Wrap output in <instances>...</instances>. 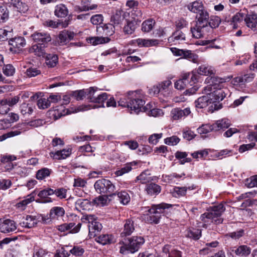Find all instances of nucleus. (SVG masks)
Listing matches in <instances>:
<instances>
[{"instance_id": "60", "label": "nucleus", "mask_w": 257, "mask_h": 257, "mask_svg": "<svg viewBox=\"0 0 257 257\" xmlns=\"http://www.w3.org/2000/svg\"><path fill=\"white\" fill-rule=\"evenodd\" d=\"M37 105L40 109L47 108L50 106V100L45 98L39 99L37 101Z\"/></svg>"}, {"instance_id": "49", "label": "nucleus", "mask_w": 257, "mask_h": 257, "mask_svg": "<svg viewBox=\"0 0 257 257\" xmlns=\"http://www.w3.org/2000/svg\"><path fill=\"white\" fill-rule=\"evenodd\" d=\"M123 20V18L121 16V14L120 11H116L115 14L111 17V24H113L114 27L120 24Z\"/></svg>"}, {"instance_id": "61", "label": "nucleus", "mask_w": 257, "mask_h": 257, "mask_svg": "<svg viewBox=\"0 0 257 257\" xmlns=\"http://www.w3.org/2000/svg\"><path fill=\"white\" fill-rule=\"evenodd\" d=\"M54 194L59 199H64L66 197L67 190L64 188H60L53 190Z\"/></svg>"}, {"instance_id": "33", "label": "nucleus", "mask_w": 257, "mask_h": 257, "mask_svg": "<svg viewBox=\"0 0 257 257\" xmlns=\"http://www.w3.org/2000/svg\"><path fill=\"white\" fill-rule=\"evenodd\" d=\"M65 214V210L63 207H54L50 211L49 216L52 219H54L56 217H62Z\"/></svg>"}, {"instance_id": "54", "label": "nucleus", "mask_w": 257, "mask_h": 257, "mask_svg": "<svg viewBox=\"0 0 257 257\" xmlns=\"http://www.w3.org/2000/svg\"><path fill=\"white\" fill-rule=\"evenodd\" d=\"M20 130H13L0 136V142H3L7 139L18 136L21 134Z\"/></svg>"}, {"instance_id": "22", "label": "nucleus", "mask_w": 257, "mask_h": 257, "mask_svg": "<svg viewBox=\"0 0 257 257\" xmlns=\"http://www.w3.org/2000/svg\"><path fill=\"white\" fill-rule=\"evenodd\" d=\"M213 125L214 127V131L217 132L220 130L224 131L231 125V122L228 119L224 118L216 121L213 124Z\"/></svg>"}, {"instance_id": "56", "label": "nucleus", "mask_w": 257, "mask_h": 257, "mask_svg": "<svg viewBox=\"0 0 257 257\" xmlns=\"http://www.w3.org/2000/svg\"><path fill=\"white\" fill-rule=\"evenodd\" d=\"M103 33L106 36H112L115 31V27L113 24H107L103 27Z\"/></svg>"}, {"instance_id": "37", "label": "nucleus", "mask_w": 257, "mask_h": 257, "mask_svg": "<svg viewBox=\"0 0 257 257\" xmlns=\"http://www.w3.org/2000/svg\"><path fill=\"white\" fill-rule=\"evenodd\" d=\"M182 58L188 59L193 63H197L198 59V55L189 50H184Z\"/></svg>"}, {"instance_id": "63", "label": "nucleus", "mask_w": 257, "mask_h": 257, "mask_svg": "<svg viewBox=\"0 0 257 257\" xmlns=\"http://www.w3.org/2000/svg\"><path fill=\"white\" fill-rule=\"evenodd\" d=\"M245 185L249 188L257 187V175H254L247 179Z\"/></svg>"}, {"instance_id": "48", "label": "nucleus", "mask_w": 257, "mask_h": 257, "mask_svg": "<svg viewBox=\"0 0 257 257\" xmlns=\"http://www.w3.org/2000/svg\"><path fill=\"white\" fill-rule=\"evenodd\" d=\"M197 71L200 75H209L213 74V70L211 67L205 64L199 66Z\"/></svg>"}, {"instance_id": "40", "label": "nucleus", "mask_w": 257, "mask_h": 257, "mask_svg": "<svg viewBox=\"0 0 257 257\" xmlns=\"http://www.w3.org/2000/svg\"><path fill=\"white\" fill-rule=\"evenodd\" d=\"M51 170L47 168H43L39 170L36 173V177L38 180H43L50 176Z\"/></svg>"}, {"instance_id": "16", "label": "nucleus", "mask_w": 257, "mask_h": 257, "mask_svg": "<svg viewBox=\"0 0 257 257\" xmlns=\"http://www.w3.org/2000/svg\"><path fill=\"white\" fill-rule=\"evenodd\" d=\"M38 222V220L36 216L27 215L26 217L23 218L20 224L23 227L30 228L34 227Z\"/></svg>"}, {"instance_id": "9", "label": "nucleus", "mask_w": 257, "mask_h": 257, "mask_svg": "<svg viewBox=\"0 0 257 257\" xmlns=\"http://www.w3.org/2000/svg\"><path fill=\"white\" fill-rule=\"evenodd\" d=\"M88 221L89 233L91 236H95L96 232L100 231L102 228L101 224L99 222L94 221L93 215H88L86 218Z\"/></svg>"}, {"instance_id": "57", "label": "nucleus", "mask_w": 257, "mask_h": 257, "mask_svg": "<svg viewBox=\"0 0 257 257\" xmlns=\"http://www.w3.org/2000/svg\"><path fill=\"white\" fill-rule=\"evenodd\" d=\"M20 110L23 115L31 114L33 112V107L26 103H23L21 104Z\"/></svg>"}, {"instance_id": "13", "label": "nucleus", "mask_w": 257, "mask_h": 257, "mask_svg": "<svg viewBox=\"0 0 257 257\" xmlns=\"http://www.w3.org/2000/svg\"><path fill=\"white\" fill-rule=\"evenodd\" d=\"M74 33L72 32L64 30L61 31L58 35L57 42L59 45H66L70 40L73 39Z\"/></svg>"}, {"instance_id": "6", "label": "nucleus", "mask_w": 257, "mask_h": 257, "mask_svg": "<svg viewBox=\"0 0 257 257\" xmlns=\"http://www.w3.org/2000/svg\"><path fill=\"white\" fill-rule=\"evenodd\" d=\"M128 241V244L120 247L119 252L121 253H134L137 251L145 242L144 238L141 236H133L129 239Z\"/></svg>"}, {"instance_id": "18", "label": "nucleus", "mask_w": 257, "mask_h": 257, "mask_svg": "<svg viewBox=\"0 0 257 257\" xmlns=\"http://www.w3.org/2000/svg\"><path fill=\"white\" fill-rule=\"evenodd\" d=\"M16 157L12 155L5 156L2 158L1 162L4 165V171H10L14 168L16 164H14L12 161L16 160Z\"/></svg>"}, {"instance_id": "11", "label": "nucleus", "mask_w": 257, "mask_h": 257, "mask_svg": "<svg viewBox=\"0 0 257 257\" xmlns=\"http://www.w3.org/2000/svg\"><path fill=\"white\" fill-rule=\"evenodd\" d=\"M108 94L106 93H102L101 94H97L95 99L92 102L96 103V104L89 105L85 106L84 110H88L91 108H96L99 107H105L104 104V101L107 99Z\"/></svg>"}, {"instance_id": "15", "label": "nucleus", "mask_w": 257, "mask_h": 257, "mask_svg": "<svg viewBox=\"0 0 257 257\" xmlns=\"http://www.w3.org/2000/svg\"><path fill=\"white\" fill-rule=\"evenodd\" d=\"M244 22L246 26L253 31L257 30V15L253 13H247Z\"/></svg>"}, {"instance_id": "19", "label": "nucleus", "mask_w": 257, "mask_h": 257, "mask_svg": "<svg viewBox=\"0 0 257 257\" xmlns=\"http://www.w3.org/2000/svg\"><path fill=\"white\" fill-rule=\"evenodd\" d=\"M253 75L245 74L235 77L231 81V83L234 85L240 86L244 84L245 83L250 82L253 79Z\"/></svg>"}, {"instance_id": "59", "label": "nucleus", "mask_w": 257, "mask_h": 257, "mask_svg": "<svg viewBox=\"0 0 257 257\" xmlns=\"http://www.w3.org/2000/svg\"><path fill=\"white\" fill-rule=\"evenodd\" d=\"M12 30H9L5 28L0 29V41L8 40L12 36Z\"/></svg>"}, {"instance_id": "36", "label": "nucleus", "mask_w": 257, "mask_h": 257, "mask_svg": "<svg viewBox=\"0 0 257 257\" xmlns=\"http://www.w3.org/2000/svg\"><path fill=\"white\" fill-rule=\"evenodd\" d=\"M138 180L140 181L142 184L149 183L153 180L151 174L148 171H145L142 172L137 177Z\"/></svg>"}, {"instance_id": "10", "label": "nucleus", "mask_w": 257, "mask_h": 257, "mask_svg": "<svg viewBox=\"0 0 257 257\" xmlns=\"http://www.w3.org/2000/svg\"><path fill=\"white\" fill-rule=\"evenodd\" d=\"M34 42L41 45H45L51 41L50 35L46 32H35L31 35Z\"/></svg>"}, {"instance_id": "12", "label": "nucleus", "mask_w": 257, "mask_h": 257, "mask_svg": "<svg viewBox=\"0 0 257 257\" xmlns=\"http://www.w3.org/2000/svg\"><path fill=\"white\" fill-rule=\"evenodd\" d=\"M9 45L11 46L10 50L13 53H16L25 46L26 42L23 37H19L11 39L9 41Z\"/></svg>"}, {"instance_id": "28", "label": "nucleus", "mask_w": 257, "mask_h": 257, "mask_svg": "<svg viewBox=\"0 0 257 257\" xmlns=\"http://www.w3.org/2000/svg\"><path fill=\"white\" fill-rule=\"evenodd\" d=\"M247 13V11L246 10H243L237 13L232 17V22L233 23V27L234 28H237V26H236V23L240 22L243 20H244Z\"/></svg>"}, {"instance_id": "38", "label": "nucleus", "mask_w": 257, "mask_h": 257, "mask_svg": "<svg viewBox=\"0 0 257 257\" xmlns=\"http://www.w3.org/2000/svg\"><path fill=\"white\" fill-rule=\"evenodd\" d=\"M223 82V80L222 78L212 77L211 78V83L207 86H211L212 87V90L211 92H213V90L217 89L222 90L220 87Z\"/></svg>"}, {"instance_id": "41", "label": "nucleus", "mask_w": 257, "mask_h": 257, "mask_svg": "<svg viewBox=\"0 0 257 257\" xmlns=\"http://www.w3.org/2000/svg\"><path fill=\"white\" fill-rule=\"evenodd\" d=\"M186 236L195 240L198 239L201 236V231L196 228H189L186 231Z\"/></svg>"}, {"instance_id": "8", "label": "nucleus", "mask_w": 257, "mask_h": 257, "mask_svg": "<svg viewBox=\"0 0 257 257\" xmlns=\"http://www.w3.org/2000/svg\"><path fill=\"white\" fill-rule=\"evenodd\" d=\"M17 229L16 222L11 219H0V231L8 233L15 231Z\"/></svg>"}, {"instance_id": "31", "label": "nucleus", "mask_w": 257, "mask_h": 257, "mask_svg": "<svg viewBox=\"0 0 257 257\" xmlns=\"http://www.w3.org/2000/svg\"><path fill=\"white\" fill-rule=\"evenodd\" d=\"M54 194L53 189L51 188H47L40 191L38 196L41 198L46 199L43 202L48 203L51 202L52 201L50 198H48V196H50Z\"/></svg>"}, {"instance_id": "44", "label": "nucleus", "mask_w": 257, "mask_h": 257, "mask_svg": "<svg viewBox=\"0 0 257 257\" xmlns=\"http://www.w3.org/2000/svg\"><path fill=\"white\" fill-rule=\"evenodd\" d=\"M31 53H34L38 56H43L45 52L43 47H42L40 44L33 45L30 49Z\"/></svg>"}, {"instance_id": "3", "label": "nucleus", "mask_w": 257, "mask_h": 257, "mask_svg": "<svg viewBox=\"0 0 257 257\" xmlns=\"http://www.w3.org/2000/svg\"><path fill=\"white\" fill-rule=\"evenodd\" d=\"M172 205L165 203H162L159 204H152L151 206L144 207L146 209L145 212H147L148 215L147 221L151 223H154L157 224L160 221L161 217V214L163 213L166 209L171 208Z\"/></svg>"}, {"instance_id": "39", "label": "nucleus", "mask_w": 257, "mask_h": 257, "mask_svg": "<svg viewBox=\"0 0 257 257\" xmlns=\"http://www.w3.org/2000/svg\"><path fill=\"white\" fill-rule=\"evenodd\" d=\"M90 204V202L88 199H79L75 202V208L78 210L80 209L86 210Z\"/></svg>"}, {"instance_id": "7", "label": "nucleus", "mask_w": 257, "mask_h": 257, "mask_svg": "<svg viewBox=\"0 0 257 257\" xmlns=\"http://www.w3.org/2000/svg\"><path fill=\"white\" fill-rule=\"evenodd\" d=\"M137 91L128 93L129 108L137 113L142 111V108L145 104L144 100L137 97Z\"/></svg>"}, {"instance_id": "32", "label": "nucleus", "mask_w": 257, "mask_h": 257, "mask_svg": "<svg viewBox=\"0 0 257 257\" xmlns=\"http://www.w3.org/2000/svg\"><path fill=\"white\" fill-rule=\"evenodd\" d=\"M137 21L135 20L128 21L123 28L124 33L127 35L132 34L137 28Z\"/></svg>"}, {"instance_id": "35", "label": "nucleus", "mask_w": 257, "mask_h": 257, "mask_svg": "<svg viewBox=\"0 0 257 257\" xmlns=\"http://www.w3.org/2000/svg\"><path fill=\"white\" fill-rule=\"evenodd\" d=\"M34 199V193H32L27 196L25 199L18 203L16 206L21 210H24L26 206L30 203L33 201Z\"/></svg>"}, {"instance_id": "45", "label": "nucleus", "mask_w": 257, "mask_h": 257, "mask_svg": "<svg viewBox=\"0 0 257 257\" xmlns=\"http://www.w3.org/2000/svg\"><path fill=\"white\" fill-rule=\"evenodd\" d=\"M116 195L119 198V201L123 205L127 204L130 201V197L128 194L125 191H121L117 192L115 191Z\"/></svg>"}, {"instance_id": "52", "label": "nucleus", "mask_w": 257, "mask_h": 257, "mask_svg": "<svg viewBox=\"0 0 257 257\" xmlns=\"http://www.w3.org/2000/svg\"><path fill=\"white\" fill-rule=\"evenodd\" d=\"M97 90L98 88L94 87H91L89 89H86V92H87L86 95H87L88 98L91 102H92L96 96H97V94H98L97 93Z\"/></svg>"}, {"instance_id": "30", "label": "nucleus", "mask_w": 257, "mask_h": 257, "mask_svg": "<svg viewBox=\"0 0 257 257\" xmlns=\"http://www.w3.org/2000/svg\"><path fill=\"white\" fill-rule=\"evenodd\" d=\"M58 62V56L54 54H47L46 56V64L50 68L54 67Z\"/></svg>"}, {"instance_id": "42", "label": "nucleus", "mask_w": 257, "mask_h": 257, "mask_svg": "<svg viewBox=\"0 0 257 257\" xmlns=\"http://www.w3.org/2000/svg\"><path fill=\"white\" fill-rule=\"evenodd\" d=\"M155 20L149 19L144 21L142 24V30L144 32H149L154 28L155 24Z\"/></svg>"}, {"instance_id": "20", "label": "nucleus", "mask_w": 257, "mask_h": 257, "mask_svg": "<svg viewBox=\"0 0 257 257\" xmlns=\"http://www.w3.org/2000/svg\"><path fill=\"white\" fill-rule=\"evenodd\" d=\"M191 113L190 108L187 107L184 109H181L178 108L173 109L171 113L172 117L174 120H178L188 115Z\"/></svg>"}, {"instance_id": "43", "label": "nucleus", "mask_w": 257, "mask_h": 257, "mask_svg": "<svg viewBox=\"0 0 257 257\" xmlns=\"http://www.w3.org/2000/svg\"><path fill=\"white\" fill-rule=\"evenodd\" d=\"M49 113L51 117H52L55 120L60 118L61 116L65 115L67 113V112H65L62 106H61L60 109L50 110Z\"/></svg>"}, {"instance_id": "46", "label": "nucleus", "mask_w": 257, "mask_h": 257, "mask_svg": "<svg viewBox=\"0 0 257 257\" xmlns=\"http://www.w3.org/2000/svg\"><path fill=\"white\" fill-rule=\"evenodd\" d=\"M187 189L192 190L193 188L192 187H175L174 188L173 196L177 197L180 196H184L186 194Z\"/></svg>"}, {"instance_id": "58", "label": "nucleus", "mask_w": 257, "mask_h": 257, "mask_svg": "<svg viewBox=\"0 0 257 257\" xmlns=\"http://www.w3.org/2000/svg\"><path fill=\"white\" fill-rule=\"evenodd\" d=\"M180 141V139L177 136H173L166 138L164 140V143L169 146H175L179 143Z\"/></svg>"}, {"instance_id": "23", "label": "nucleus", "mask_w": 257, "mask_h": 257, "mask_svg": "<svg viewBox=\"0 0 257 257\" xmlns=\"http://www.w3.org/2000/svg\"><path fill=\"white\" fill-rule=\"evenodd\" d=\"M145 191L150 196H156L161 192V187L156 183H150L146 185Z\"/></svg>"}, {"instance_id": "29", "label": "nucleus", "mask_w": 257, "mask_h": 257, "mask_svg": "<svg viewBox=\"0 0 257 257\" xmlns=\"http://www.w3.org/2000/svg\"><path fill=\"white\" fill-rule=\"evenodd\" d=\"M189 75L188 74H184L182 79H179L175 83V87L179 90L185 89L189 84Z\"/></svg>"}, {"instance_id": "27", "label": "nucleus", "mask_w": 257, "mask_h": 257, "mask_svg": "<svg viewBox=\"0 0 257 257\" xmlns=\"http://www.w3.org/2000/svg\"><path fill=\"white\" fill-rule=\"evenodd\" d=\"M187 8L190 11L197 14L204 9L202 3L200 1H195L189 4L187 6Z\"/></svg>"}, {"instance_id": "14", "label": "nucleus", "mask_w": 257, "mask_h": 257, "mask_svg": "<svg viewBox=\"0 0 257 257\" xmlns=\"http://www.w3.org/2000/svg\"><path fill=\"white\" fill-rule=\"evenodd\" d=\"M185 40L186 35L181 30H176L168 38L170 43H174L175 44L181 43Z\"/></svg>"}, {"instance_id": "2", "label": "nucleus", "mask_w": 257, "mask_h": 257, "mask_svg": "<svg viewBox=\"0 0 257 257\" xmlns=\"http://www.w3.org/2000/svg\"><path fill=\"white\" fill-rule=\"evenodd\" d=\"M196 24L191 28V32L193 37L199 39L204 37L211 31L210 26L209 25V15L204 9L196 15Z\"/></svg>"}, {"instance_id": "62", "label": "nucleus", "mask_w": 257, "mask_h": 257, "mask_svg": "<svg viewBox=\"0 0 257 257\" xmlns=\"http://www.w3.org/2000/svg\"><path fill=\"white\" fill-rule=\"evenodd\" d=\"M103 17L101 14H96L92 16L90 19L91 23L94 25H100L102 23Z\"/></svg>"}, {"instance_id": "26", "label": "nucleus", "mask_w": 257, "mask_h": 257, "mask_svg": "<svg viewBox=\"0 0 257 257\" xmlns=\"http://www.w3.org/2000/svg\"><path fill=\"white\" fill-rule=\"evenodd\" d=\"M68 12L67 8L64 4H59L55 7L54 14L57 17L65 18L68 15Z\"/></svg>"}, {"instance_id": "5", "label": "nucleus", "mask_w": 257, "mask_h": 257, "mask_svg": "<svg viewBox=\"0 0 257 257\" xmlns=\"http://www.w3.org/2000/svg\"><path fill=\"white\" fill-rule=\"evenodd\" d=\"M94 187L98 194L106 195L109 197L116 195V187L109 180L104 178L100 179L95 182Z\"/></svg>"}, {"instance_id": "51", "label": "nucleus", "mask_w": 257, "mask_h": 257, "mask_svg": "<svg viewBox=\"0 0 257 257\" xmlns=\"http://www.w3.org/2000/svg\"><path fill=\"white\" fill-rule=\"evenodd\" d=\"M110 39L108 38L102 37H91L89 39V41L90 44L93 45H97L98 44H103L108 42Z\"/></svg>"}, {"instance_id": "24", "label": "nucleus", "mask_w": 257, "mask_h": 257, "mask_svg": "<svg viewBox=\"0 0 257 257\" xmlns=\"http://www.w3.org/2000/svg\"><path fill=\"white\" fill-rule=\"evenodd\" d=\"M135 230L134 221L132 219H128L125 221L124 228L120 235L122 237L131 235Z\"/></svg>"}, {"instance_id": "47", "label": "nucleus", "mask_w": 257, "mask_h": 257, "mask_svg": "<svg viewBox=\"0 0 257 257\" xmlns=\"http://www.w3.org/2000/svg\"><path fill=\"white\" fill-rule=\"evenodd\" d=\"M251 249L246 245H241L235 249V253L240 256H247L250 253Z\"/></svg>"}, {"instance_id": "21", "label": "nucleus", "mask_w": 257, "mask_h": 257, "mask_svg": "<svg viewBox=\"0 0 257 257\" xmlns=\"http://www.w3.org/2000/svg\"><path fill=\"white\" fill-rule=\"evenodd\" d=\"M71 154V149H63L50 154L51 157L56 160L65 159Z\"/></svg>"}, {"instance_id": "50", "label": "nucleus", "mask_w": 257, "mask_h": 257, "mask_svg": "<svg viewBox=\"0 0 257 257\" xmlns=\"http://www.w3.org/2000/svg\"><path fill=\"white\" fill-rule=\"evenodd\" d=\"M9 12L6 7L0 6V23L6 22L9 19Z\"/></svg>"}, {"instance_id": "17", "label": "nucleus", "mask_w": 257, "mask_h": 257, "mask_svg": "<svg viewBox=\"0 0 257 257\" xmlns=\"http://www.w3.org/2000/svg\"><path fill=\"white\" fill-rule=\"evenodd\" d=\"M138 162L137 161H133L132 162L127 163L124 165L120 169H118L115 172V175L117 176H120L124 174L127 173L131 171L133 169H135L137 166Z\"/></svg>"}, {"instance_id": "53", "label": "nucleus", "mask_w": 257, "mask_h": 257, "mask_svg": "<svg viewBox=\"0 0 257 257\" xmlns=\"http://www.w3.org/2000/svg\"><path fill=\"white\" fill-rule=\"evenodd\" d=\"M198 133L200 134H206L211 131H214L213 125L209 124H202L197 129Z\"/></svg>"}, {"instance_id": "64", "label": "nucleus", "mask_w": 257, "mask_h": 257, "mask_svg": "<svg viewBox=\"0 0 257 257\" xmlns=\"http://www.w3.org/2000/svg\"><path fill=\"white\" fill-rule=\"evenodd\" d=\"M15 69L11 64H8L3 67V73L7 76H13L15 73Z\"/></svg>"}, {"instance_id": "25", "label": "nucleus", "mask_w": 257, "mask_h": 257, "mask_svg": "<svg viewBox=\"0 0 257 257\" xmlns=\"http://www.w3.org/2000/svg\"><path fill=\"white\" fill-rule=\"evenodd\" d=\"M136 44L139 47H152L156 46L159 44V40L157 39H145L139 38L135 40Z\"/></svg>"}, {"instance_id": "34", "label": "nucleus", "mask_w": 257, "mask_h": 257, "mask_svg": "<svg viewBox=\"0 0 257 257\" xmlns=\"http://www.w3.org/2000/svg\"><path fill=\"white\" fill-rule=\"evenodd\" d=\"M96 241L103 245L110 244L113 242V237L110 234H101L95 238Z\"/></svg>"}, {"instance_id": "4", "label": "nucleus", "mask_w": 257, "mask_h": 257, "mask_svg": "<svg viewBox=\"0 0 257 257\" xmlns=\"http://www.w3.org/2000/svg\"><path fill=\"white\" fill-rule=\"evenodd\" d=\"M225 208L222 203L214 206L211 209L202 214L200 219L204 222H211L216 224L221 223L223 219L221 217L222 213L225 211Z\"/></svg>"}, {"instance_id": "55", "label": "nucleus", "mask_w": 257, "mask_h": 257, "mask_svg": "<svg viewBox=\"0 0 257 257\" xmlns=\"http://www.w3.org/2000/svg\"><path fill=\"white\" fill-rule=\"evenodd\" d=\"M67 229L70 230L69 232L71 233H76L78 232L81 227V223H79L76 225L74 222H70L66 223Z\"/></svg>"}, {"instance_id": "1", "label": "nucleus", "mask_w": 257, "mask_h": 257, "mask_svg": "<svg viewBox=\"0 0 257 257\" xmlns=\"http://www.w3.org/2000/svg\"><path fill=\"white\" fill-rule=\"evenodd\" d=\"M212 90L211 86H206L204 88L203 95L198 98L195 101V107L197 109L204 108L209 105V110L213 112L214 110H217L222 107V104L219 102L222 100L226 96V93L223 90L217 89Z\"/></svg>"}]
</instances>
